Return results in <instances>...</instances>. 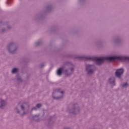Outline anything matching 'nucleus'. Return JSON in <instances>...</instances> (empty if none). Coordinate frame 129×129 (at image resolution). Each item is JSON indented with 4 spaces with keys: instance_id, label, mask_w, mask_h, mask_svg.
I'll use <instances>...</instances> for the list:
<instances>
[{
    "instance_id": "obj_1",
    "label": "nucleus",
    "mask_w": 129,
    "mask_h": 129,
    "mask_svg": "<svg viewBox=\"0 0 129 129\" xmlns=\"http://www.w3.org/2000/svg\"><path fill=\"white\" fill-rule=\"evenodd\" d=\"M94 66L92 65H87L86 66V71L89 74L93 73L94 72Z\"/></svg>"
},
{
    "instance_id": "obj_2",
    "label": "nucleus",
    "mask_w": 129,
    "mask_h": 129,
    "mask_svg": "<svg viewBox=\"0 0 129 129\" xmlns=\"http://www.w3.org/2000/svg\"><path fill=\"white\" fill-rule=\"evenodd\" d=\"M123 74V69H119L118 70H117L116 71V72H115V76L117 77H120V75H121V74Z\"/></svg>"
},
{
    "instance_id": "obj_3",
    "label": "nucleus",
    "mask_w": 129,
    "mask_h": 129,
    "mask_svg": "<svg viewBox=\"0 0 129 129\" xmlns=\"http://www.w3.org/2000/svg\"><path fill=\"white\" fill-rule=\"evenodd\" d=\"M109 82L110 83V84H113V85H115V79L114 77H112L109 79Z\"/></svg>"
},
{
    "instance_id": "obj_4",
    "label": "nucleus",
    "mask_w": 129,
    "mask_h": 129,
    "mask_svg": "<svg viewBox=\"0 0 129 129\" xmlns=\"http://www.w3.org/2000/svg\"><path fill=\"white\" fill-rule=\"evenodd\" d=\"M57 75H61L62 74V68H59L57 72Z\"/></svg>"
},
{
    "instance_id": "obj_5",
    "label": "nucleus",
    "mask_w": 129,
    "mask_h": 129,
    "mask_svg": "<svg viewBox=\"0 0 129 129\" xmlns=\"http://www.w3.org/2000/svg\"><path fill=\"white\" fill-rule=\"evenodd\" d=\"M1 106H0L1 108L3 107L4 105H6V102L5 101L2 100L1 102Z\"/></svg>"
},
{
    "instance_id": "obj_6",
    "label": "nucleus",
    "mask_w": 129,
    "mask_h": 129,
    "mask_svg": "<svg viewBox=\"0 0 129 129\" xmlns=\"http://www.w3.org/2000/svg\"><path fill=\"white\" fill-rule=\"evenodd\" d=\"M12 73H16V72H18V69L17 68H14L12 70Z\"/></svg>"
},
{
    "instance_id": "obj_7",
    "label": "nucleus",
    "mask_w": 129,
    "mask_h": 129,
    "mask_svg": "<svg viewBox=\"0 0 129 129\" xmlns=\"http://www.w3.org/2000/svg\"><path fill=\"white\" fill-rule=\"evenodd\" d=\"M41 106H42V104H38L36 105V107H37L38 108H40V107H41Z\"/></svg>"
},
{
    "instance_id": "obj_8",
    "label": "nucleus",
    "mask_w": 129,
    "mask_h": 129,
    "mask_svg": "<svg viewBox=\"0 0 129 129\" xmlns=\"http://www.w3.org/2000/svg\"><path fill=\"white\" fill-rule=\"evenodd\" d=\"M127 86V83H126L124 84H123V85L122 86V87H126Z\"/></svg>"
},
{
    "instance_id": "obj_9",
    "label": "nucleus",
    "mask_w": 129,
    "mask_h": 129,
    "mask_svg": "<svg viewBox=\"0 0 129 129\" xmlns=\"http://www.w3.org/2000/svg\"><path fill=\"white\" fill-rule=\"evenodd\" d=\"M55 91H56V92H60V89H56V90H55Z\"/></svg>"
},
{
    "instance_id": "obj_10",
    "label": "nucleus",
    "mask_w": 129,
    "mask_h": 129,
    "mask_svg": "<svg viewBox=\"0 0 129 129\" xmlns=\"http://www.w3.org/2000/svg\"><path fill=\"white\" fill-rule=\"evenodd\" d=\"M24 106H23V105H21V109H22V110H24Z\"/></svg>"
},
{
    "instance_id": "obj_11",
    "label": "nucleus",
    "mask_w": 129,
    "mask_h": 129,
    "mask_svg": "<svg viewBox=\"0 0 129 129\" xmlns=\"http://www.w3.org/2000/svg\"><path fill=\"white\" fill-rule=\"evenodd\" d=\"M59 98H55L54 97H53V99H59Z\"/></svg>"
},
{
    "instance_id": "obj_12",
    "label": "nucleus",
    "mask_w": 129,
    "mask_h": 129,
    "mask_svg": "<svg viewBox=\"0 0 129 129\" xmlns=\"http://www.w3.org/2000/svg\"><path fill=\"white\" fill-rule=\"evenodd\" d=\"M36 109H37L36 108H32V110H36Z\"/></svg>"
},
{
    "instance_id": "obj_13",
    "label": "nucleus",
    "mask_w": 129,
    "mask_h": 129,
    "mask_svg": "<svg viewBox=\"0 0 129 129\" xmlns=\"http://www.w3.org/2000/svg\"><path fill=\"white\" fill-rule=\"evenodd\" d=\"M12 45H13V43H11V44L8 46V47H11V46H12Z\"/></svg>"
},
{
    "instance_id": "obj_14",
    "label": "nucleus",
    "mask_w": 129,
    "mask_h": 129,
    "mask_svg": "<svg viewBox=\"0 0 129 129\" xmlns=\"http://www.w3.org/2000/svg\"><path fill=\"white\" fill-rule=\"evenodd\" d=\"M60 93H61V94H63V92H60Z\"/></svg>"
},
{
    "instance_id": "obj_15",
    "label": "nucleus",
    "mask_w": 129,
    "mask_h": 129,
    "mask_svg": "<svg viewBox=\"0 0 129 129\" xmlns=\"http://www.w3.org/2000/svg\"><path fill=\"white\" fill-rule=\"evenodd\" d=\"M17 112H18V113H19V112H20L19 111H17Z\"/></svg>"
},
{
    "instance_id": "obj_16",
    "label": "nucleus",
    "mask_w": 129,
    "mask_h": 129,
    "mask_svg": "<svg viewBox=\"0 0 129 129\" xmlns=\"http://www.w3.org/2000/svg\"><path fill=\"white\" fill-rule=\"evenodd\" d=\"M7 4H9V3H7Z\"/></svg>"
}]
</instances>
